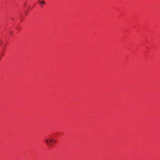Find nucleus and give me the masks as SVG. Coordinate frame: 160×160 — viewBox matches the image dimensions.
<instances>
[{"label":"nucleus","mask_w":160,"mask_h":160,"mask_svg":"<svg viewBox=\"0 0 160 160\" xmlns=\"http://www.w3.org/2000/svg\"><path fill=\"white\" fill-rule=\"evenodd\" d=\"M45 142L47 144L51 145L54 144V142L56 143V141L53 139L51 138H48L45 139Z\"/></svg>","instance_id":"obj_1"},{"label":"nucleus","mask_w":160,"mask_h":160,"mask_svg":"<svg viewBox=\"0 0 160 160\" xmlns=\"http://www.w3.org/2000/svg\"><path fill=\"white\" fill-rule=\"evenodd\" d=\"M38 3L40 7H42L45 4V2L44 0H41L38 1Z\"/></svg>","instance_id":"obj_2"},{"label":"nucleus","mask_w":160,"mask_h":160,"mask_svg":"<svg viewBox=\"0 0 160 160\" xmlns=\"http://www.w3.org/2000/svg\"><path fill=\"white\" fill-rule=\"evenodd\" d=\"M28 2H24V7H27L28 6Z\"/></svg>","instance_id":"obj_3"},{"label":"nucleus","mask_w":160,"mask_h":160,"mask_svg":"<svg viewBox=\"0 0 160 160\" xmlns=\"http://www.w3.org/2000/svg\"><path fill=\"white\" fill-rule=\"evenodd\" d=\"M23 17V16H22V17H21V19H22Z\"/></svg>","instance_id":"obj_4"},{"label":"nucleus","mask_w":160,"mask_h":160,"mask_svg":"<svg viewBox=\"0 0 160 160\" xmlns=\"http://www.w3.org/2000/svg\"><path fill=\"white\" fill-rule=\"evenodd\" d=\"M10 33L11 34H12V32H10Z\"/></svg>","instance_id":"obj_5"}]
</instances>
